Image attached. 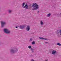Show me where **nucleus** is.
<instances>
[{
	"label": "nucleus",
	"instance_id": "nucleus-1",
	"mask_svg": "<svg viewBox=\"0 0 61 61\" xmlns=\"http://www.w3.org/2000/svg\"><path fill=\"white\" fill-rule=\"evenodd\" d=\"M32 7H34V8H33V10H36L37 9L39 8V6L36 3H34L32 5Z\"/></svg>",
	"mask_w": 61,
	"mask_h": 61
},
{
	"label": "nucleus",
	"instance_id": "nucleus-2",
	"mask_svg": "<svg viewBox=\"0 0 61 61\" xmlns=\"http://www.w3.org/2000/svg\"><path fill=\"white\" fill-rule=\"evenodd\" d=\"M4 30L5 33L6 34H9L10 33V31L7 29H4Z\"/></svg>",
	"mask_w": 61,
	"mask_h": 61
},
{
	"label": "nucleus",
	"instance_id": "nucleus-3",
	"mask_svg": "<svg viewBox=\"0 0 61 61\" xmlns=\"http://www.w3.org/2000/svg\"><path fill=\"white\" fill-rule=\"evenodd\" d=\"M1 26L2 27H3L4 25L5 24V22L3 21H1Z\"/></svg>",
	"mask_w": 61,
	"mask_h": 61
},
{
	"label": "nucleus",
	"instance_id": "nucleus-4",
	"mask_svg": "<svg viewBox=\"0 0 61 61\" xmlns=\"http://www.w3.org/2000/svg\"><path fill=\"white\" fill-rule=\"evenodd\" d=\"M52 54L53 55H55L56 54V51L54 50L52 51Z\"/></svg>",
	"mask_w": 61,
	"mask_h": 61
},
{
	"label": "nucleus",
	"instance_id": "nucleus-5",
	"mask_svg": "<svg viewBox=\"0 0 61 61\" xmlns=\"http://www.w3.org/2000/svg\"><path fill=\"white\" fill-rule=\"evenodd\" d=\"M28 6H27V4H26L25 6L24 7V8H25L26 9H28Z\"/></svg>",
	"mask_w": 61,
	"mask_h": 61
},
{
	"label": "nucleus",
	"instance_id": "nucleus-6",
	"mask_svg": "<svg viewBox=\"0 0 61 61\" xmlns=\"http://www.w3.org/2000/svg\"><path fill=\"white\" fill-rule=\"evenodd\" d=\"M25 26L23 25H21L20 26V27L21 29H23V28H25Z\"/></svg>",
	"mask_w": 61,
	"mask_h": 61
},
{
	"label": "nucleus",
	"instance_id": "nucleus-7",
	"mask_svg": "<svg viewBox=\"0 0 61 61\" xmlns=\"http://www.w3.org/2000/svg\"><path fill=\"white\" fill-rule=\"evenodd\" d=\"M26 30L28 31L30 30V26H28L26 28Z\"/></svg>",
	"mask_w": 61,
	"mask_h": 61
},
{
	"label": "nucleus",
	"instance_id": "nucleus-8",
	"mask_svg": "<svg viewBox=\"0 0 61 61\" xmlns=\"http://www.w3.org/2000/svg\"><path fill=\"white\" fill-rule=\"evenodd\" d=\"M39 38L40 39H42V40H47V39L45 38H44L42 37H39Z\"/></svg>",
	"mask_w": 61,
	"mask_h": 61
},
{
	"label": "nucleus",
	"instance_id": "nucleus-9",
	"mask_svg": "<svg viewBox=\"0 0 61 61\" xmlns=\"http://www.w3.org/2000/svg\"><path fill=\"white\" fill-rule=\"evenodd\" d=\"M50 15H51V14L49 13L47 15V17H49L50 16Z\"/></svg>",
	"mask_w": 61,
	"mask_h": 61
},
{
	"label": "nucleus",
	"instance_id": "nucleus-10",
	"mask_svg": "<svg viewBox=\"0 0 61 61\" xmlns=\"http://www.w3.org/2000/svg\"><path fill=\"white\" fill-rule=\"evenodd\" d=\"M11 53L15 52H14V50H11Z\"/></svg>",
	"mask_w": 61,
	"mask_h": 61
},
{
	"label": "nucleus",
	"instance_id": "nucleus-11",
	"mask_svg": "<svg viewBox=\"0 0 61 61\" xmlns=\"http://www.w3.org/2000/svg\"><path fill=\"white\" fill-rule=\"evenodd\" d=\"M57 45H58V46H61V44L59 43H57Z\"/></svg>",
	"mask_w": 61,
	"mask_h": 61
},
{
	"label": "nucleus",
	"instance_id": "nucleus-12",
	"mask_svg": "<svg viewBox=\"0 0 61 61\" xmlns=\"http://www.w3.org/2000/svg\"><path fill=\"white\" fill-rule=\"evenodd\" d=\"M28 47L29 48V49H30L31 48V46H28Z\"/></svg>",
	"mask_w": 61,
	"mask_h": 61
},
{
	"label": "nucleus",
	"instance_id": "nucleus-13",
	"mask_svg": "<svg viewBox=\"0 0 61 61\" xmlns=\"http://www.w3.org/2000/svg\"><path fill=\"white\" fill-rule=\"evenodd\" d=\"M41 25H42L43 24V22L42 21H41Z\"/></svg>",
	"mask_w": 61,
	"mask_h": 61
},
{
	"label": "nucleus",
	"instance_id": "nucleus-14",
	"mask_svg": "<svg viewBox=\"0 0 61 61\" xmlns=\"http://www.w3.org/2000/svg\"><path fill=\"white\" fill-rule=\"evenodd\" d=\"M35 44V42L34 41H33L32 43V45H34Z\"/></svg>",
	"mask_w": 61,
	"mask_h": 61
},
{
	"label": "nucleus",
	"instance_id": "nucleus-15",
	"mask_svg": "<svg viewBox=\"0 0 61 61\" xmlns=\"http://www.w3.org/2000/svg\"><path fill=\"white\" fill-rule=\"evenodd\" d=\"M25 5V3H23L22 4V7H23V6H24V5Z\"/></svg>",
	"mask_w": 61,
	"mask_h": 61
},
{
	"label": "nucleus",
	"instance_id": "nucleus-16",
	"mask_svg": "<svg viewBox=\"0 0 61 61\" xmlns=\"http://www.w3.org/2000/svg\"><path fill=\"white\" fill-rule=\"evenodd\" d=\"M9 12L10 13L11 12H12V11L11 10H9Z\"/></svg>",
	"mask_w": 61,
	"mask_h": 61
},
{
	"label": "nucleus",
	"instance_id": "nucleus-17",
	"mask_svg": "<svg viewBox=\"0 0 61 61\" xmlns=\"http://www.w3.org/2000/svg\"><path fill=\"white\" fill-rule=\"evenodd\" d=\"M32 39L31 38L30 39V41H32Z\"/></svg>",
	"mask_w": 61,
	"mask_h": 61
},
{
	"label": "nucleus",
	"instance_id": "nucleus-18",
	"mask_svg": "<svg viewBox=\"0 0 61 61\" xmlns=\"http://www.w3.org/2000/svg\"><path fill=\"white\" fill-rule=\"evenodd\" d=\"M31 51H32V52H33V49L32 48L31 49Z\"/></svg>",
	"mask_w": 61,
	"mask_h": 61
},
{
	"label": "nucleus",
	"instance_id": "nucleus-19",
	"mask_svg": "<svg viewBox=\"0 0 61 61\" xmlns=\"http://www.w3.org/2000/svg\"><path fill=\"white\" fill-rule=\"evenodd\" d=\"M31 61H34V60H33V59H32L31 60Z\"/></svg>",
	"mask_w": 61,
	"mask_h": 61
},
{
	"label": "nucleus",
	"instance_id": "nucleus-20",
	"mask_svg": "<svg viewBox=\"0 0 61 61\" xmlns=\"http://www.w3.org/2000/svg\"><path fill=\"white\" fill-rule=\"evenodd\" d=\"M45 43H46H46H48V42H45Z\"/></svg>",
	"mask_w": 61,
	"mask_h": 61
},
{
	"label": "nucleus",
	"instance_id": "nucleus-21",
	"mask_svg": "<svg viewBox=\"0 0 61 61\" xmlns=\"http://www.w3.org/2000/svg\"><path fill=\"white\" fill-rule=\"evenodd\" d=\"M16 28H17V26H16Z\"/></svg>",
	"mask_w": 61,
	"mask_h": 61
},
{
	"label": "nucleus",
	"instance_id": "nucleus-22",
	"mask_svg": "<svg viewBox=\"0 0 61 61\" xmlns=\"http://www.w3.org/2000/svg\"><path fill=\"white\" fill-rule=\"evenodd\" d=\"M46 61H47V60H46Z\"/></svg>",
	"mask_w": 61,
	"mask_h": 61
},
{
	"label": "nucleus",
	"instance_id": "nucleus-23",
	"mask_svg": "<svg viewBox=\"0 0 61 61\" xmlns=\"http://www.w3.org/2000/svg\"><path fill=\"white\" fill-rule=\"evenodd\" d=\"M39 11H38V13H39Z\"/></svg>",
	"mask_w": 61,
	"mask_h": 61
}]
</instances>
